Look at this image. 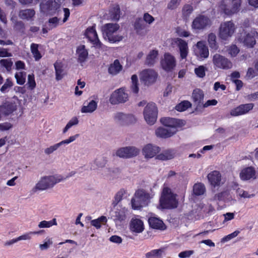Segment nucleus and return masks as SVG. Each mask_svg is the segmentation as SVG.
<instances>
[{
	"instance_id": "1",
	"label": "nucleus",
	"mask_w": 258,
	"mask_h": 258,
	"mask_svg": "<svg viewBox=\"0 0 258 258\" xmlns=\"http://www.w3.org/2000/svg\"><path fill=\"white\" fill-rule=\"evenodd\" d=\"M66 179L63 176L58 174L44 176L40 179L36 184L33 190H44L52 188L56 183L62 182Z\"/></svg>"
},
{
	"instance_id": "2",
	"label": "nucleus",
	"mask_w": 258,
	"mask_h": 258,
	"mask_svg": "<svg viewBox=\"0 0 258 258\" xmlns=\"http://www.w3.org/2000/svg\"><path fill=\"white\" fill-rule=\"evenodd\" d=\"M160 205L163 209H173L177 207L178 201L176 199V195L172 192L170 188H163L160 199Z\"/></svg>"
},
{
	"instance_id": "3",
	"label": "nucleus",
	"mask_w": 258,
	"mask_h": 258,
	"mask_svg": "<svg viewBox=\"0 0 258 258\" xmlns=\"http://www.w3.org/2000/svg\"><path fill=\"white\" fill-rule=\"evenodd\" d=\"M242 2V0H221L219 7L225 15L231 16L240 11Z\"/></svg>"
},
{
	"instance_id": "4",
	"label": "nucleus",
	"mask_w": 258,
	"mask_h": 258,
	"mask_svg": "<svg viewBox=\"0 0 258 258\" xmlns=\"http://www.w3.org/2000/svg\"><path fill=\"white\" fill-rule=\"evenodd\" d=\"M153 196V194L148 193L143 189H138L131 200L132 208L135 210H138L148 205Z\"/></svg>"
},
{
	"instance_id": "5",
	"label": "nucleus",
	"mask_w": 258,
	"mask_h": 258,
	"mask_svg": "<svg viewBox=\"0 0 258 258\" xmlns=\"http://www.w3.org/2000/svg\"><path fill=\"white\" fill-rule=\"evenodd\" d=\"M119 28V26L116 23H108L104 25L102 29L104 39L113 43L122 40L123 36L116 34Z\"/></svg>"
},
{
	"instance_id": "6",
	"label": "nucleus",
	"mask_w": 258,
	"mask_h": 258,
	"mask_svg": "<svg viewBox=\"0 0 258 258\" xmlns=\"http://www.w3.org/2000/svg\"><path fill=\"white\" fill-rule=\"evenodd\" d=\"M41 11L48 15L60 16L62 14L60 5L56 0H44L40 5Z\"/></svg>"
},
{
	"instance_id": "7",
	"label": "nucleus",
	"mask_w": 258,
	"mask_h": 258,
	"mask_svg": "<svg viewBox=\"0 0 258 258\" xmlns=\"http://www.w3.org/2000/svg\"><path fill=\"white\" fill-rule=\"evenodd\" d=\"M255 39H258V33L255 30H251L241 33L238 38V40L243 45L252 48L256 43Z\"/></svg>"
},
{
	"instance_id": "8",
	"label": "nucleus",
	"mask_w": 258,
	"mask_h": 258,
	"mask_svg": "<svg viewBox=\"0 0 258 258\" xmlns=\"http://www.w3.org/2000/svg\"><path fill=\"white\" fill-rule=\"evenodd\" d=\"M212 25L211 19L207 16L199 15L192 21L191 27L196 32L203 30Z\"/></svg>"
},
{
	"instance_id": "9",
	"label": "nucleus",
	"mask_w": 258,
	"mask_h": 258,
	"mask_svg": "<svg viewBox=\"0 0 258 258\" xmlns=\"http://www.w3.org/2000/svg\"><path fill=\"white\" fill-rule=\"evenodd\" d=\"M236 27L232 21L222 22L219 27V36L223 40H227L235 32Z\"/></svg>"
},
{
	"instance_id": "10",
	"label": "nucleus",
	"mask_w": 258,
	"mask_h": 258,
	"mask_svg": "<svg viewBox=\"0 0 258 258\" xmlns=\"http://www.w3.org/2000/svg\"><path fill=\"white\" fill-rule=\"evenodd\" d=\"M212 62L215 68L219 69L229 70L233 67L230 60L219 53H215L213 55Z\"/></svg>"
},
{
	"instance_id": "11",
	"label": "nucleus",
	"mask_w": 258,
	"mask_h": 258,
	"mask_svg": "<svg viewBox=\"0 0 258 258\" xmlns=\"http://www.w3.org/2000/svg\"><path fill=\"white\" fill-rule=\"evenodd\" d=\"M144 116L146 121L150 125L153 124L157 118V108L154 103H148L144 110Z\"/></svg>"
},
{
	"instance_id": "12",
	"label": "nucleus",
	"mask_w": 258,
	"mask_h": 258,
	"mask_svg": "<svg viewBox=\"0 0 258 258\" xmlns=\"http://www.w3.org/2000/svg\"><path fill=\"white\" fill-rule=\"evenodd\" d=\"M114 121L121 125H125L136 122L137 119L135 116L130 114H125L123 112H117L113 116Z\"/></svg>"
},
{
	"instance_id": "13",
	"label": "nucleus",
	"mask_w": 258,
	"mask_h": 258,
	"mask_svg": "<svg viewBox=\"0 0 258 258\" xmlns=\"http://www.w3.org/2000/svg\"><path fill=\"white\" fill-rule=\"evenodd\" d=\"M128 94L123 88L116 90L110 95L109 102L112 105L124 103L128 100Z\"/></svg>"
},
{
	"instance_id": "14",
	"label": "nucleus",
	"mask_w": 258,
	"mask_h": 258,
	"mask_svg": "<svg viewBox=\"0 0 258 258\" xmlns=\"http://www.w3.org/2000/svg\"><path fill=\"white\" fill-rule=\"evenodd\" d=\"M140 152L139 149L134 146H128L118 149L116 155L120 158H130L137 156Z\"/></svg>"
},
{
	"instance_id": "15",
	"label": "nucleus",
	"mask_w": 258,
	"mask_h": 258,
	"mask_svg": "<svg viewBox=\"0 0 258 258\" xmlns=\"http://www.w3.org/2000/svg\"><path fill=\"white\" fill-rule=\"evenodd\" d=\"M161 122L168 128L172 131H175V134L177 132V127H181L184 125V122L180 119L170 118L164 117L161 119Z\"/></svg>"
},
{
	"instance_id": "16",
	"label": "nucleus",
	"mask_w": 258,
	"mask_h": 258,
	"mask_svg": "<svg viewBox=\"0 0 258 258\" xmlns=\"http://www.w3.org/2000/svg\"><path fill=\"white\" fill-rule=\"evenodd\" d=\"M157 78V73L152 69H146L140 74V79L145 85H149L154 83Z\"/></svg>"
},
{
	"instance_id": "17",
	"label": "nucleus",
	"mask_w": 258,
	"mask_h": 258,
	"mask_svg": "<svg viewBox=\"0 0 258 258\" xmlns=\"http://www.w3.org/2000/svg\"><path fill=\"white\" fill-rule=\"evenodd\" d=\"M162 68L167 72L171 71L176 66L175 57L169 53H165L161 61Z\"/></svg>"
},
{
	"instance_id": "18",
	"label": "nucleus",
	"mask_w": 258,
	"mask_h": 258,
	"mask_svg": "<svg viewBox=\"0 0 258 258\" xmlns=\"http://www.w3.org/2000/svg\"><path fill=\"white\" fill-rule=\"evenodd\" d=\"M17 109V105L13 101H6L0 105V120L4 116L12 113Z\"/></svg>"
},
{
	"instance_id": "19",
	"label": "nucleus",
	"mask_w": 258,
	"mask_h": 258,
	"mask_svg": "<svg viewBox=\"0 0 258 258\" xmlns=\"http://www.w3.org/2000/svg\"><path fill=\"white\" fill-rule=\"evenodd\" d=\"M195 54L200 59H205L208 57L209 51L208 47L204 41L197 42L195 49Z\"/></svg>"
},
{
	"instance_id": "20",
	"label": "nucleus",
	"mask_w": 258,
	"mask_h": 258,
	"mask_svg": "<svg viewBox=\"0 0 258 258\" xmlns=\"http://www.w3.org/2000/svg\"><path fill=\"white\" fill-rule=\"evenodd\" d=\"M174 44L178 48L180 58L185 59L188 54L189 49L187 43L181 38H176L174 41Z\"/></svg>"
},
{
	"instance_id": "21",
	"label": "nucleus",
	"mask_w": 258,
	"mask_h": 258,
	"mask_svg": "<svg viewBox=\"0 0 258 258\" xmlns=\"http://www.w3.org/2000/svg\"><path fill=\"white\" fill-rule=\"evenodd\" d=\"M86 36L93 44L94 46L97 48H101L102 44L98 39L97 33L93 27L89 28L86 32Z\"/></svg>"
},
{
	"instance_id": "22",
	"label": "nucleus",
	"mask_w": 258,
	"mask_h": 258,
	"mask_svg": "<svg viewBox=\"0 0 258 258\" xmlns=\"http://www.w3.org/2000/svg\"><path fill=\"white\" fill-rule=\"evenodd\" d=\"M253 104L248 103L242 104L238 107L232 109L230 111V115L232 116H237L244 114L248 112L253 107Z\"/></svg>"
},
{
	"instance_id": "23",
	"label": "nucleus",
	"mask_w": 258,
	"mask_h": 258,
	"mask_svg": "<svg viewBox=\"0 0 258 258\" xmlns=\"http://www.w3.org/2000/svg\"><path fill=\"white\" fill-rule=\"evenodd\" d=\"M127 212V210L125 207L119 206L112 212L111 218L115 221H123L126 219Z\"/></svg>"
},
{
	"instance_id": "24",
	"label": "nucleus",
	"mask_w": 258,
	"mask_h": 258,
	"mask_svg": "<svg viewBox=\"0 0 258 258\" xmlns=\"http://www.w3.org/2000/svg\"><path fill=\"white\" fill-rule=\"evenodd\" d=\"M160 151L159 147L152 144H147L143 148V154L146 158L154 157Z\"/></svg>"
},
{
	"instance_id": "25",
	"label": "nucleus",
	"mask_w": 258,
	"mask_h": 258,
	"mask_svg": "<svg viewBox=\"0 0 258 258\" xmlns=\"http://www.w3.org/2000/svg\"><path fill=\"white\" fill-rule=\"evenodd\" d=\"M208 179L210 184L214 187L219 186L221 183V175L219 171H213L208 174Z\"/></svg>"
},
{
	"instance_id": "26",
	"label": "nucleus",
	"mask_w": 258,
	"mask_h": 258,
	"mask_svg": "<svg viewBox=\"0 0 258 258\" xmlns=\"http://www.w3.org/2000/svg\"><path fill=\"white\" fill-rule=\"evenodd\" d=\"M144 229L143 222L138 218H133L130 222V230L132 232L140 233Z\"/></svg>"
},
{
	"instance_id": "27",
	"label": "nucleus",
	"mask_w": 258,
	"mask_h": 258,
	"mask_svg": "<svg viewBox=\"0 0 258 258\" xmlns=\"http://www.w3.org/2000/svg\"><path fill=\"white\" fill-rule=\"evenodd\" d=\"M255 170L252 167L245 168L241 170L240 177L243 180H247L256 178Z\"/></svg>"
},
{
	"instance_id": "28",
	"label": "nucleus",
	"mask_w": 258,
	"mask_h": 258,
	"mask_svg": "<svg viewBox=\"0 0 258 258\" xmlns=\"http://www.w3.org/2000/svg\"><path fill=\"white\" fill-rule=\"evenodd\" d=\"M150 226L155 229L164 230L166 229V226L163 222L159 218L151 216L148 219Z\"/></svg>"
},
{
	"instance_id": "29",
	"label": "nucleus",
	"mask_w": 258,
	"mask_h": 258,
	"mask_svg": "<svg viewBox=\"0 0 258 258\" xmlns=\"http://www.w3.org/2000/svg\"><path fill=\"white\" fill-rule=\"evenodd\" d=\"M204 94L202 90L196 89L192 94V98L197 106H200L203 104Z\"/></svg>"
},
{
	"instance_id": "30",
	"label": "nucleus",
	"mask_w": 258,
	"mask_h": 258,
	"mask_svg": "<svg viewBox=\"0 0 258 258\" xmlns=\"http://www.w3.org/2000/svg\"><path fill=\"white\" fill-rule=\"evenodd\" d=\"M157 137L161 138H167L175 134V131H170L168 128L159 127L155 131Z\"/></svg>"
},
{
	"instance_id": "31",
	"label": "nucleus",
	"mask_w": 258,
	"mask_h": 258,
	"mask_svg": "<svg viewBox=\"0 0 258 258\" xmlns=\"http://www.w3.org/2000/svg\"><path fill=\"white\" fill-rule=\"evenodd\" d=\"M146 27V24L143 20L141 18L137 19L134 24V28L136 33L140 35H144L145 32L144 29Z\"/></svg>"
},
{
	"instance_id": "32",
	"label": "nucleus",
	"mask_w": 258,
	"mask_h": 258,
	"mask_svg": "<svg viewBox=\"0 0 258 258\" xmlns=\"http://www.w3.org/2000/svg\"><path fill=\"white\" fill-rule=\"evenodd\" d=\"M175 155V152L173 150L168 149L164 151L162 153L158 155L156 158L161 160H168L173 159Z\"/></svg>"
},
{
	"instance_id": "33",
	"label": "nucleus",
	"mask_w": 258,
	"mask_h": 258,
	"mask_svg": "<svg viewBox=\"0 0 258 258\" xmlns=\"http://www.w3.org/2000/svg\"><path fill=\"white\" fill-rule=\"evenodd\" d=\"M122 66L120 64L118 60L116 59L113 63H111L108 68V73L111 75H116L122 70Z\"/></svg>"
},
{
	"instance_id": "34",
	"label": "nucleus",
	"mask_w": 258,
	"mask_h": 258,
	"mask_svg": "<svg viewBox=\"0 0 258 258\" xmlns=\"http://www.w3.org/2000/svg\"><path fill=\"white\" fill-rule=\"evenodd\" d=\"M77 54L80 62H82L85 61L88 55V51L86 49L85 45H82L77 48Z\"/></svg>"
},
{
	"instance_id": "35",
	"label": "nucleus",
	"mask_w": 258,
	"mask_h": 258,
	"mask_svg": "<svg viewBox=\"0 0 258 258\" xmlns=\"http://www.w3.org/2000/svg\"><path fill=\"white\" fill-rule=\"evenodd\" d=\"M35 15L33 9H25L20 11L19 16L21 19L31 20Z\"/></svg>"
},
{
	"instance_id": "36",
	"label": "nucleus",
	"mask_w": 258,
	"mask_h": 258,
	"mask_svg": "<svg viewBox=\"0 0 258 258\" xmlns=\"http://www.w3.org/2000/svg\"><path fill=\"white\" fill-rule=\"evenodd\" d=\"M126 194V190L124 188L120 189L115 195L112 205L114 208L117 206L118 203L122 200L123 197Z\"/></svg>"
},
{
	"instance_id": "37",
	"label": "nucleus",
	"mask_w": 258,
	"mask_h": 258,
	"mask_svg": "<svg viewBox=\"0 0 258 258\" xmlns=\"http://www.w3.org/2000/svg\"><path fill=\"white\" fill-rule=\"evenodd\" d=\"M158 54L157 50H153L151 51L147 56L146 64L148 66L153 65L155 62Z\"/></svg>"
},
{
	"instance_id": "38",
	"label": "nucleus",
	"mask_w": 258,
	"mask_h": 258,
	"mask_svg": "<svg viewBox=\"0 0 258 258\" xmlns=\"http://www.w3.org/2000/svg\"><path fill=\"white\" fill-rule=\"evenodd\" d=\"M55 70L56 80L59 81L61 80L64 75L63 64L61 62L56 61L54 63Z\"/></svg>"
},
{
	"instance_id": "39",
	"label": "nucleus",
	"mask_w": 258,
	"mask_h": 258,
	"mask_svg": "<svg viewBox=\"0 0 258 258\" xmlns=\"http://www.w3.org/2000/svg\"><path fill=\"white\" fill-rule=\"evenodd\" d=\"M97 103L94 101H91L87 105H84L81 111L82 113H92L97 108Z\"/></svg>"
},
{
	"instance_id": "40",
	"label": "nucleus",
	"mask_w": 258,
	"mask_h": 258,
	"mask_svg": "<svg viewBox=\"0 0 258 258\" xmlns=\"http://www.w3.org/2000/svg\"><path fill=\"white\" fill-rule=\"evenodd\" d=\"M208 41L209 46L212 49L217 50L218 45L216 42V36L215 34L211 33L208 35Z\"/></svg>"
},
{
	"instance_id": "41",
	"label": "nucleus",
	"mask_w": 258,
	"mask_h": 258,
	"mask_svg": "<svg viewBox=\"0 0 258 258\" xmlns=\"http://www.w3.org/2000/svg\"><path fill=\"white\" fill-rule=\"evenodd\" d=\"M38 44L35 43H32L30 46L31 51L36 61L39 60L42 57V55L38 50Z\"/></svg>"
},
{
	"instance_id": "42",
	"label": "nucleus",
	"mask_w": 258,
	"mask_h": 258,
	"mask_svg": "<svg viewBox=\"0 0 258 258\" xmlns=\"http://www.w3.org/2000/svg\"><path fill=\"white\" fill-rule=\"evenodd\" d=\"M110 18L112 20H118L120 17V9L118 6L112 8L109 13Z\"/></svg>"
},
{
	"instance_id": "43",
	"label": "nucleus",
	"mask_w": 258,
	"mask_h": 258,
	"mask_svg": "<svg viewBox=\"0 0 258 258\" xmlns=\"http://www.w3.org/2000/svg\"><path fill=\"white\" fill-rule=\"evenodd\" d=\"M206 191L205 185L202 183H197L194 185L193 191L197 196L203 195Z\"/></svg>"
},
{
	"instance_id": "44",
	"label": "nucleus",
	"mask_w": 258,
	"mask_h": 258,
	"mask_svg": "<svg viewBox=\"0 0 258 258\" xmlns=\"http://www.w3.org/2000/svg\"><path fill=\"white\" fill-rule=\"evenodd\" d=\"M53 225H57L56 219L53 218L51 221L43 220L39 223L38 227L39 228H50Z\"/></svg>"
},
{
	"instance_id": "45",
	"label": "nucleus",
	"mask_w": 258,
	"mask_h": 258,
	"mask_svg": "<svg viewBox=\"0 0 258 258\" xmlns=\"http://www.w3.org/2000/svg\"><path fill=\"white\" fill-rule=\"evenodd\" d=\"M164 250L163 248L158 249H154L146 254V258H158L160 257L163 253Z\"/></svg>"
},
{
	"instance_id": "46",
	"label": "nucleus",
	"mask_w": 258,
	"mask_h": 258,
	"mask_svg": "<svg viewBox=\"0 0 258 258\" xmlns=\"http://www.w3.org/2000/svg\"><path fill=\"white\" fill-rule=\"evenodd\" d=\"M106 217L105 216H102L97 219L92 220L91 221V224L97 229H99L101 227L102 223H106Z\"/></svg>"
},
{
	"instance_id": "47",
	"label": "nucleus",
	"mask_w": 258,
	"mask_h": 258,
	"mask_svg": "<svg viewBox=\"0 0 258 258\" xmlns=\"http://www.w3.org/2000/svg\"><path fill=\"white\" fill-rule=\"evenodd\" d=\"M43 231L40 230L39 231H33V232H29L27 233H26L19 237H17L18 241L20 240H29L32 238V235H35V234H39L41 233Z\"/></svg>"
},
{
	"instance_id": "48",
	"label": "nucleus",
	"mask_w": 258,
	"mask_h": 258,
	"mask_svg": "<svg viewBox=\"0 0 258 258\" xmlns=\"http://www.w3.org/2000/svg\"><path fill=\"white\" fill-rule=\"evenodd\" d=\"M55 16L50 18L48 21V25L49 29H53L57 27L60 23V18Z\"/></svg>"
},
{
	"instance_id": "49",
	"label": "nucleus",
	"mask_w": 258,
	"mask_h": 258,
	"mask_svg": "<svg viewBox=\"0 0 258 258\" xmlns=\"http://www.w3.org/2000/svg\"><path fill=\"white\" fill-rule=\"evenodd\" d=\"M132 80V86L131 89L132 91L137 94L139 92V84H138V78L136 75H133L131 77Z\"/></svg>"
},
{
	"instance_id": "50",
	"label": "nucleus",
	"mask_w": 258,
	"mask_h": 258,
	"mask_svg": "<svg viewBox=\"0 0 258 258\" xmlns=\"http://www.w3.org/2000/svg\"><path fill=\"white\" fill-rule=\"evenodd\" d=\"M79 123V120L77 117H73L70 121L68 122L64 128L63 129L62 132L65 134L67 131L73 126L76 125Z\"/></svg>"
},
{
	"instance_id": "51",
	"label": "nucleus",
	"mask_w": 258,
	"mask_h": 258,
	"mask_svg": "<svg viewBox=\"0 0 258 258\" xmlns=\"http://www.w3.org/2000/svg\"><path fill=\"white\" fill-rule=\"evenodd\" d=\"M229 55L231 57H234L239 52V49L237 47L236 45H231L229 46L227 49Z\"/></svg>"
},
{
	"instance_id": "52",
	"label": "nucleus",
	"mask_w": 258,
	"mask_h": 258,
	"mask_svg": "<svg viewBox=\"0 0 258 258\" xmlns=\"http://www.w3.org/2000/svg\"><path fill=\"white\" fill-rule=\"evenodd\" d=\"M190 103L188 101H184L181 102L175 106V109L178 111H183L190 107Z\"/></svg>"
},
{
	"instance_id": "53",
	"label": "nucleus",
	"mask_w": 258,
	"mask_h": 258,
	"mask_svg": "<svg viewBox=\"0 0 258 258\" xmlns=\"http://www.w3.org/2000/svg\"><path fill=\"white\" fill-rule=\"evenodd\" d=\"M236 193L241 198H251L254 197L255 195L253 194H250L248 191L244 190L241 188H238L236 190Z\"/></svg>"
},
{
	"instance_id": "54",
	"label": "nucleus",
	"mask_w": 258,
	"mask_h": 258,
	"mask_svg": "<svg viewBox=\"0 0 258 258\" xmlns=\"http://www.w3.org/2000/svg\"><path fill=\"white\" fill-rule=\"evenodd\" d=\"M17 83L19 85H23L25 82L26 73L18 72L15 75Z\"/></svg>"
},
{
	"instance_id": "55",
	"label": "nucleus",
	"mask_w": 258,
	"mask_h": 258,
	"mask_svg": "<svg viewBox=\"0 0 258 258\" xmlns=\"http://www.w3.org/2000/svg\"><path fill=\"white\" fill-rule=\"evenodd\" d=\"M0 64L2 66L5 67L7 71H10L13 62L11 59H3L0 60Z\"/></svg>"
},
{
	"instance_id": "56",
	"label": "nucleus",
	"mask_w": 258,
	"mask_h": 258,
	"mask_svg": "<svg viewBox=\"0 0 258 258\" xmlns=\"http://www.w3.org/2000/svg\"><path fill=\"white\" fill-rule=\"evenodd\" d=\"M78 134H76L74 136H71L68 139L61 141V142L57 143V145L59 148L60 146L62 145L69 144L75 141L76 140V139L78 138Z\"/></svg>"
},
{
	"instance_id": "57",
	"label": "nucleus",
	"mask_w": 258,
	"mask_h": 258,
	"mask_svg": "<svg viewBox=\"0 0 258 258\" xmlns=\"http://www.w3.org/2000/svg\"><path fill=\"white\" fill-rule=\"evenodd\" d=\"M193 11V8L190 5H185L182 9V15L184 17H188Z\"/></svg>"
},
{
	"instance_id": "58",
	"label": "nucleus",
	"mask_w": 258,
	"mask_h": 258,
	"mask_svg": "<svg viewBox=\"0 0 258 258\" xmlns=\"http://www.w3.org/2000/svg\"><path fill=\"white\" fill-rule=\"evenodd\" d=\"M206 68L204 66H200L195 69V73L199 78H203L205 76Z\"/></svg>"
},
{
	"instance_id": "59",
	"label": "nucleus",
	"mask_w": 258,
	"mask_h": 258,
	"mask_svg": "<svg viewBox=\"0 0 258 258\" xmlns=\"http://www.w3.org/2000/svg\"><path fill=\"white\" fill-rule=\"evenodd\" d=\"M12 86V82L9 79H7L5 84L1 87L0 90L3 93L7 92Z\"/></svg>"
},
{
	"instance_id": "60",
	"label": "nucleus",
	"mask_w": 258,
	"mask_h": 258,
	"mask_svg": "<svg viewBox=\"0 0 258 258\" xmlns=\"http://www.w3.org/2000/svg\"><path fill=\"white\" fill-rule=\"evenodd\" d=\"M12 20L13 21L14 24V29H15L16 30L23 32L25 29V25L23 22H22V21L14 20L13 19H12Z\"/></svg>"
},
{
	"instance_id": "61",
	"label": "nucleus",
	"mask_w": 258,
	"mask_h": 258,
	"mask_svg": "<svg viewBox=\"0 0 258 258\" xmlns=\"http://www.w3.org/2000/svg\"><path fill=\"white\" fill-rule=\"evenodd\" d=\"M58 148L59 147L56 143L45 148L44 150V152L46 155H49L53 153L54 151H56Z\"/></svg>"
},
{
	"instance_id": "62",
	"label": "nucleus",
	"mask_w": 258,
	"mask_h": 258,
	"mask_svg": "<svg viewBox=\"0 0 258 258\" xmlns=\"http://www.w3.org/2000/svg\"><path fill=\"white\" fill-rule=\"evenodd\" d=\"M52 244V241L50 239H46V240L43 244L39 245V248L41 250H47L50 245Z\"/></svg>"
},
{
	"instance_id": "63",
	"label": "nucleus",
	"mask_w": 258,
	"mask_h": 258,
	"mask_svg": "<svg viewBox=\"0 0 258 258\" xmlns=\"http://www.w3.org/2000/svg\"><path fill=\"white\" fill-rule=\"evenodd\" d=\"M28 84L31 89H33L36 86L34 76L32 75H29L28 76Z\"/></svg>"
},
{
	"instance_id": "64",
	"label": "nucleus",
	"mask_w": 258,
	"mask_h": 258,
	"mask_svg": "<svg viewBox=\"0 0 258 258\" xmlns=\"http://www.w3.org/2000/svg\"><path fill=\"white\" fill-rule=\"evenodd\" d=\"M239 232H240L238 230L235 231L233 233L223 237L222 238V241L227 242V241L231 240V239L236 237L238 235V234L239 233Z\"/></svg>"
}]
</instances>
